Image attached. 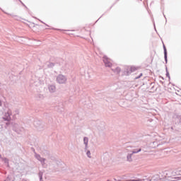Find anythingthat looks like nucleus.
I'll return each mask as SVG.
<instances>
[{"label":"nucleus","mask_w":181,"mask_h":181,"mask_svg":"<svg viewBox=\"0 0 181 181\" xmlns=\"http://www.w3.org/2000/svg\"><path fill=\"white\" fill-rule=\"evenodd\" d=\"M131 181H141V180L140 179H139V180H132Z\"/></svg>","instance_id":"0eeeda50"},{"label":"nucleus","mask_w":181,"mask_h":181,"mask_svg":"<svg viewBox=\"0 0 181 181\" xmlns=\"http://www.w3.org/2000/svg\"><path fill=\"white\" fill-rule=\"evenodd\" d=\"M87 155H88V156H90V151L87 152Z\"/></svg>","instance_id":"6e6552de"},{"label":"nucleus","mask_w":181,"mask_h":181,"mask_svg":"<svg viewBox=\"0 0 181 181\" xmlns=\"http://www.w3.org/2000/svg\"><path fill=\"white\" fill-rule=\"evenodd\" d=\"M141 76H142V74H140V75L139 76L136 77V78H141Z\"/></svg>","instance_id":"423d86ee"},{"label":"nucleus","mask_w":181,"mask_h":181,"mask_svg":"<svg viewBox=\"0 0 181 181\" xmlns=\"http://www.w3.org/2000/svg\"><path fill=\"white\" fill-rule=\"evenodd\" d=\"M6 120L9 121V117H7Z\"/></svg>","instance_id":"1a4fd4ad"},{"label":"nucleus","mask_w":181,"mask_h":181,"mask_svg":"<svg viewBox=\"0 0 181 181\" xmlns=\"http://www.w3.org/2000/svg\"><path fill=\"white\" fill-rule=\"evenodd\" d=\"M141 149L139 148V150H137L136 151H133L132 153H138V152H141Z\"/></svg>","instance_id":"20e7f679"},{"label":"nucleus","mask_w":181,"mask_h":181,"mask_svg":"<svg viewBox=\"0 0 181 181\" xmlns=\"http://www.w3.org/2000/svg\"><path fill=\"white\" fill-rule=\"evenodd\" d=\"M83 142H84V144H85L86 145H88V139H87V137H85V138L83 139Z\"/></svg>","instance_id":"7ed1b4c3"},{"label":"nucleus","mask_w":181,"mask_h":181,"mask_svg":"<svg viewBox=\"0 0 181 181\" xmlns=\"http://www.w3.org/2000/svg\"><path fill=\"white\" fill-rule=\"evenodd\" d=\"M58 83H59V84H63L64 83H66V77H64V76L62 75H59L57 78Z\"/></svg>","instance_id":"f03ea898"},{"label":"nucleus","mask_w":181,"mask_h":181,"mask_svg":"<svg viewBox=\"0 0 181 181\" xmlns=\"http://www.w3.org/2000/svg\"><path fill=\"white\" fill-rule=\"evenodd\" d=\"M0 105H1V102L0 101Z\"/></svg>","instance_id":"9d476101"},{"label":"nucleus","mask_w":181,"mask_h":181,"mask_svg":"<svg viewBox=\"0 0 181 181\" xmlns=\"http://www.w3.org/2000/svg\"><path fill=\"white\" fill-rule=\"evenodd\" d=\"M165 57L167 56L166 47L164 46Z\"/></svg>","instance_id":"39448f33"},{"label":"nucleus","mask_w":181,"mask_h":181,"mask_svg":"<svg viewBox=\"0 0 181 181\" xmlns=\"http://www.w3.org/2000/svg\"><path fill=\"white\" fill-rule=\"evenodd\" d=\"M103 62L106 67H111L112 66L111 59H110V58H107V56L103 57Z\"/></svg>","instance_id":"f257e3e1"}]
</instances>
